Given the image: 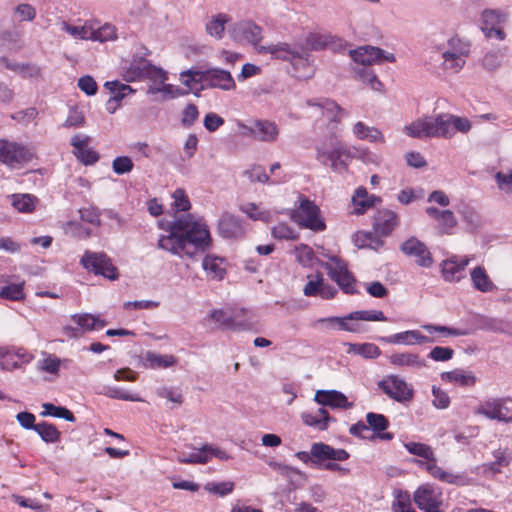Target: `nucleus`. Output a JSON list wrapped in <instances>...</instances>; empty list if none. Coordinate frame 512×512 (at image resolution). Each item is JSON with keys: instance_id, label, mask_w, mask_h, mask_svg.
<instances>
[{"instance_id": "nucleus-1", "label": "nucleus", "mask_w": 512, "mask_h": 512, "mask_svg": "<svg viewBox=\"0 0 512 512\" xmlns=\"http://www.w3.org/2000/svg\"><path fill=\"white\" fill-rule=\"evenodd\" d=\"M306 104L314 108L315 116H319L313 128L315 133L324 140L316 147V159L323 165H329L334 172L346 171L351 153L338 138L341 133V120L347 112L334 100L328 98L307 100Z\"/></svg>"}, {"instance_id": "nucleus-2", "label": "nucleus", "mask_w": 512, "mask_h": 512, "mask_svg": "<svg viewBox=\"0 0 512 512\" xmlns=\"http://www.w3.org/2000/svg\"><path fill=\"white\" fill-rule=\"evenodd\" d=\"M212 245L205 220L192 213L175 217L168 224L167 234L160 235L157 247L179 258L195 259Z\"/></svg>"}, {"instance_id": "nucleus-3", "label": "nucleus", "mask_w": 512, "mask_h": 512, "mask_svg": "<svg viewBox=\"0 0 512 512\" xmlns=\"http://www.w3.org/2000/svg\"><path fill=\"white\" fill-rule=\"evenodd\" d=\"M261 54H270L273 58L291 64L293 75L300 80L310 79L314 74L313 59L304 47H297L287 42H278L258 48Z\"/></svg>"}, {"instance_id": "nucleus-4", "label": "nucleus", "mask_w": 512, "mask_h": 512, "mask_svg": "<svg viewBox=\"0 0 512 512\" xmlns=\"http://www.w3.org/2000/svg\"><path fill=\"white\" fill-rule=\"evenodd\" d=\"M406 450L415 456L421 457L426 461H414L422 469H425L433 478L448 484L463 485L465 479L462 475L453 474L437 465L434 451L431 446L420 442H405Z\"/></svg>"}, {"instance_id": "nucleus-5", "label": "nucleus", "mask_w": 512, "mask_h": 512, "mask_svg": "<svg viewBox=\"0 0 512 512\" xmlns=\"http://www.w3.org/2000/svg\"><path fill=\"white\" fill-rule=\"evenodd\" d=\"M288 215L300 228L314 232H322L326 229L325 219L320 208L304 195L298 196V205L289 210Z\"/></svg>"}, {"instance_id": "nucleus-6", "label": "nucleus", "mask_w": 512, "mask_h": 512, "mask_svg": "<svg viewBox=\"0 0 512 512\" xmlns=\"http://www.w3.org/2000/svg\"><path fill=\"white\" fill-rule=\"evenodd\" d=\"M329 262H322L328 276L337 283L343 293L353 295L357 293L356 279L348 270L347 262L334 254H324Z\"/></svg>"}, {"instance_id": "nucleus-7", "label": "nucleus", "mask_w": 512, "mask_h": 512, "mask_svg": "<svg viewBox=\"0 0 512 512\" xmlns=\"http://www.w3.org/2000/svg\"><path fill=\"white\" fill-rule=\"evenodd\" d=\"M35 157L32 150L25 144L0 138V162L12 169L22 168Z\"/></svg>"}, {"instance_id": "nucleus-8", "label": "nucleus", "mask_w": 512, "mask_h": 512, "mask_svg": "<svg viewBox=\"0 0 512 512\" xmlns=\"http://www.w3.org/2000/svg\"><path fill=\"white\" fill-rule=\"evenodd\" d=\"M295 456L306 464L309 462L320 464L326 460L345 461L349 458V453L345 449H336L328 444L317 442L311 445L310 452L299 451Z\"/></svg>"}, {"instance_id": "nucleus-9", "label": "nucleus", "mask_w": 512, "mask_h": 512, "mask_svg": "<svg viewBox=\"0 0 512 512\" xmlns=\"http://www.w3.org/2000/svg\"><path fill=\"white\" fill-rule=\"evenodd\" d=\"M80 264L89 272L101 275L109 280L118 278L117 268L112 260L103 252L86 251L80 259Z\"/></svg>"}, {"instance_id": "nucleus-10", "label": "nucleus", "mask_w": 512, "mask_h": 512, "mask_svg": "<svg viewBox=\"0 0 512 512\" xmlns=\"http://www.w3.org/2000/svg\"><path fill=\"white\" fill-rule=\"evenodd\" d=\"M440 116H428L417 119L412 123L404 126L403 132L412 138H440L444 134L445 129L441 127Z\"/></svg>"}, {"instance_id": "nucleus-11", "label": "nucleus", "mask_w": 512, "mask_h": 512, "mask_svg": "<svg viewBox=\"0 0 512 512\" xmlns=\"http://www.w3.org/2000/svg\"><path fill=\"white\" fill-rule=\"evenodd\" d=\"M234 41L242 44H250L257 51L261 47L263 29L250 20H241L230 26L228 30Z\"/></svg>"}, {"instance_id": "nucleus-12", "label": "nucleus", "mask_w": 512, "mask_h": 512, "mask_svg": "<svg viewBox=\"0 0 512 512\" xmlns=\"http://www.w3.org/2000/svg\"><path fill=\"white\" fill-rule=\"evenodd\" d=\"M378 387L391 399L405 404L414 396V390L404 379L397 375H389L378 382Z\"/></svg>"}, {"instance_id": "nucleus-13", "label": "nucleus", "mask_w": 512, "mask_h": 512, "mask_svg": "<svg viewBox=\"0 0 512 512\" xmlns=\"http://www.w3.org/2000/svg\"><path fill=\"white\" fill-rule=\"evenodd\" d=\"M349 54L352 60L362 67L370 68V66L374 64H382L384 62L393 63L396 61L394 54L370 45L361 46L357 49L350 50Z\"/></svg>"}, {"instance_id": "nucleus-14", "label": "nucleus", "mask_w": 512, "mask_h": 512, "mask_svg": "<svg viewBox=\"0 0 512 512\" xmlns=\"http://www.w3.org/2000/svg\"><path fill=\"white\" fill-rule=\"evenodd\" d=\"M442 498L441 490L431 484L419 486L413 494L415 504L424 512H442L440 509L443 502Z\"/></svg>"}, {"instance_id": "nucleus-15", "label": "nucleus", "mask_w": 512, "mask_h": 512, "mask_svg": "<svg viewBox=\"0 0 512 512\" xmlns=\"http://www.w3.org/2000/svg\"><path fill=\"white\" fill-rule=\"evenodd\" d=\"M124 77L128 82L147 78L160 84L164 83L167 79L165 71L143 59L131 63Z\"/></svg>"}, {"instance_id": "nucleus-16", "label": "nucleus", "mask_w": 512, "mask_h": 512, "mask_svg": "<svg viewBox=\"0 0 512 512\" xmlns=\"http://www.w3.org/2000/svg\"><path fill=\"white\" fill-rule=\"evenodd\" d=\"M0 354V368L5 371L19 369L34 359L27 349L17 346H2Z\"/></svg>"}, {"instance_id": "nucleus-17", "label": "nucleus", "mask_w": 512, "mask_h": 512, "mask_svg": "<svg viewBox=\"0 0 512 512\" xmlns=\"http://www.w3.org/2000/svg\"><path fill=\"white\" fill-rule=\"evenodd\" d=\"M77 327L65 326L64 332L68 336L78 337L81 332L100 330L107 325V322L99 315L89 313H78L71 316Z\"/></svg>"}, {"instance_id": "nucleus-18", "label": "nucleus", "mask_w": 512, "mask_h": 512, "mask_svg": "<svg viewBox=\"0 0 512 512\" xmlns=\"http://www.w3.org/2000/svg\"><path fill=\"white\" fill-rule=\"evenodd\" d=\"M401 252L408 256L413 257L417 265L429 268L433 264L432 255L425 245L416 237H410L404 241L400 246Z\"/></svg>"}, {"instance_id": "nucleus-19", "label": "nucleus", "mask_w": 512, "mask_h": 512, "mask_svg": "<svg viewBox=\"0 0 512 512\" xmlns=\"http://www.w3.org/2000/svg\"><path fill=\"white\" fill-rule=\"evenodd\" d=\"M90 141L91 138L84 134H76L71 138L73 154L84 165H93L99 160V154L89 147Z\"/></svg>"}, {"instance_id": "nucleus-20", "label": "nucleus", "mask_w": 512, "mask_h": 512, "mask_svg": "<svg viewBox=\"0 0 512 512\" xmlns=\"http://www.w3.org/2000/svg\"><path fill=\"white\" fill-rule=\"evenodd\" d=\"M378 340L387 344L408 346L421 345L434 341L433 338L421 334L418 330H407L390 336L379 337Z\"/></svg>"}, {"instance_id": "nucleus-21", "label": "nucleus", "mask_w": 512, "mask_h": 512, "mask_svg": "<svg viewBox=\"0 0 512 512\" xmlns=\"http://www.w3.org/2000/svg\"><path fill=\"white\" fill-rule=\"evenodd\" d=\"M204 73V83L206 86L211 88H219L225 91L233 90L236 87L235 81L229 71L210 68Z\"/></svg>"}, {"instance_id": "nucleus-22", "label": "nucleus", "mask_w": 512, "mask_h": 512, "mask_svg": "<svg viewBox=\"0 0 512 512\" xmlns=\"http://www.w3.org/2000/svg\"><path fill=\"white\" fill-rule=\"evenodd\" d=\"M306 44L315 51L330 48L341 50L346 46L343 39L326 33H310L306 37Z\"/></svg>"}, {"instance_id": "nucleus-23", "label": "nucleus", "mask_w": 512, "mask_h": 512, "mask_svg": "<svg viewBox=\"0 0 512 512\" xmlns=\"http://www.w3.org/2000/svg\"><path fill=\"white\" fill-rule=\"evenodd\" d=\"M426 214L436 221L437 229L441 234H452L453 229L457 225V219L453 211L445 209L440 210L436 207H427Z\"/></svg>"}, {"instance_id": "nucleus-24", "label": "nucleus", "mask_w": 512, "mask_h": 512, "mask_svg": "<svg viewBox=\"0 0 512 512\" xmlns=\"http://www.w3.org/2000/svg\"><path fill=\"white\" fill-rule=\"evenodd\" d=\"M314 400L322 406H330L331 408L350 409L353 407V403L349 402L348 398L337 390H318L315 393Z\"/></svg>"}, {"instance_id": "nucleus-25", "label": "nucleus", "mask_w": 512, "mask_h": 512, "mask_svg": "<svg viewBox=\"0 0 512 512\" xmlns=\"http://www.w3.org/2000/svg\"><path fill=\"white\" fill-rule=\"evenodd\" d=\"M301 420L307 426H310L319 431H325L329 427L330 422H334L335 419L329 415V412L324 407L316 410L303 412L301 414Z\"/></svg>"}, {"instance_id": "nucleus-26", "label": "nucleus", "mask_w": 512, "mask_h": 512, "mask_svg": "<svg viewBox=\"0 0 512 512\" xmlns=\"http://www.w3.org/2000/svg\"><path fill=\"white\" fill-rule=\"evenodd\" d=\"M470 259L467 257L458 259L452 257L442 264V276L446 281L455 282L463 277L464 270L469 264Z\"/></svg>"}, {"instance_id": "nucleus-27", "label": "nucleus", "mask_w": 512, "mask_h": 512, "mask_svg": "<svg viewBox=\"0 0 512 512\" xmlns=\"http://www.w3.org/2000/svg\"><path fill=\"white\" fill-rule=\"evenodd\" d=\"M278 125L268 119H255V140L265 143H274L279 137Z\"/></svg>"}, {"instance_id": "nucleus-28", "label": "nucleus", "mask_w": 512, "mask_h": 512, "mask_svg": "<svg viewBox=\"0 0 512 512\" xmlns=\"http://www.w3.org/2000/svg\"><path fill=\"white\" fill-rule=\"evenodd\" d=\"M398 225V215L388 209L379 210L374 218V229L381 236L389 235Z\"/></svg>"}, {"instance_id": "nucleus-29", "label": "nucleus", "mask_w": 512, "mask_h": 512, "mask_svg": "<svg viewBox=\"0 0 512 512\" xmlns=\"http://www.w3.org/2000/svg\"><path fill=\"white\" fill-rule=\"evenodd\" d=\"M218 231L224 238H236L243 234V226L238 217L224 213L218 222Z\"/></svg>"}, {"instance_id": "nucleus-30", "label": "nucleus", "mask_w": 512, "mask_h": 512, "mask_svg": "<svg viewBox=\"0 0 512 512\" xmlns=\"http://www.w3.org/2000/svg\"><path fill=\"white\" fill-rule=\"evenodd\" d=\"M494 461L485 463L480 466L478 469L481 473L486 475H495L500 473L504 467H507L511 460L512 456L507 451V449H496L493 451Z\"/></svg>"}, {"instance_id": "nucleus-31", "label": "nucleus", "mask_w": 512, "mask_h": 512, "mask_svg": "<svg viewBox=\"0 0 512 512\" xmlns=\"http://www.w3.org/2000/svg\"><path fill=\"white\" fill-rule=\"evenodd\" d=\"M439 116L440 122L443 123L441 127L445 129L444 134H442L444 138L451 137L456 131L466 133L471 129V123L467 118L445 114Z\"/></svg>"}, {"instance_id": "nucleus-32", "label": "nucleus", "mask_w": 512, "mask_h": 512, "mask_svg": "<svg viewBox=\"0 0 512 512\" xmlns=\"http://www.w3.org/2000/svg\"><path fill=\"white\" fill-rule=\"evenodd\" d=\"M24 46L23 35L19 30L5 29L0 31V51L18 52Z\"/></svg>"}, {"instance_id": "nucleus-33", "label": "nucleus", "mask_w": 512, "mask_h": 512, "mask_svg": "<svg viewBox=\"0 0 512 512\" xmlns=\"http://www.w3.org/2000/svg\"><path fill=\"white\" fill-rule=\"evenodd\" d=\"M142 363L148 369H166L177 364V358L169 354H158L147 351L142 357Z\"/></svg>"}, {"instance_id": "nucleus-34", "label": "nucleus", "mask_w": 512, "mask_h": 512, "mask_svg": "<svg viewBox=\"0 0 512 512\" xmlns=\"http://www.w3.org/2000/svg\"><path fill=\"white\" fill-rule=\"evenodd\" d=\"M43 359L37 362V369L53 376H58L61 367L67 368L71 363L70 359H60L55 354L43 353Z\"/></svg>"}, {"instance_id": "nucleus-35", "label": "nucleus", "mask_w": 512, "mask_h": 512, "mask_svg": "<svg viewBox=\"0 0 512 512\" xmlns=\"http://www.w3.org/2000/svg\"><path fill=\"white\" fill-rule=\"evenodd\" d=\"M230 318L233 323H243L244 326L233 327V331H247L255 327L254 313L242 307H230Z\"/></svg>"}, {"instance_id": "nucleus-36", "label": "nucleus", "mask_w": 512, "mask_h": 512, "mask_svg": "<svg viewBox=\"0 0 512 512\" xmlns=\"http://www.w3.org/2000/svg\"><path fill=\"white\" fill-rule=\"evenodd\" d=\"M376 201L380 202V198L375 195H368L364 187H358L352 197L353 213L356 215L364 214L369 208L374 206Z\"/></svg>"}, {"instance_id": "nucleus-37", "label": "nucleus", "mask_w": 512, "mask_h": 512, "mask_svg": "<svg viewBox=\"0 0 512 512\" xmlns=\"http://www.w3.org/2000/svg\"><path fill=\"white\" fill-rule=\"evenodd\" d=\"M202 268L212 280H222L226 274L224 259L214 255H206L202 261Z\"/></svg>"}, {"instance_id": "nucleus-38", "label": "nucleus", "mask_w": 512, "mask_h": 512, "mask_svg": "<svg viewBox=\"0 0 512 512\" xmlns=\"http://www.w3.org/2000/svg\"><path fill=\"white\" fill-rule=\"evenodd\" d=\"M500 397H488L479 402L474 409L475 415H480L489 420L499 421L500 413L499 408Z\"/></svg>"}, {"instance_id": "nucleus-39", "label": "nucleus", "mask_w": 512, "mask_h": 512, "mask_svg": "<svg viewBox=\"0 0 512 512\" xmlns=\"http://www.w3.org/2000/svg\"><path fill=\"white\" fill-rule=\"evenodd\" d=\"M389 362L397 367H408L415 369H420L426 366L425 361L421 359L418 354L411 352L393 353L389 356Z\"/></svg>"}, {"instance_id": "nucleus-40", "label": "nucleus", "mask_w": 512, "mask_h": 512, "mask_svg": "<svg viewBox=\"0 0 512 512\" xmlns=\"http://www.w3.org/2000/svg\"><path fill=\"white\" fill-rule=\"evenodd\" d=\"M353 135L359 140H366L372 143H384L385 138L382 132L376 128L366 125L362 121H358L352 128Z\"/></svg>"}, {"instance_id": "nucleus-41", "label": "nucleus", "mask_w": 512, "mask_h": 512, "mask_svg": "<svg viewBox=\"0 0 512 512\" xmlns=\"http://www.w3.org/2000/svg\"><path fill=\"white\" fill-rule=\"evenodd\" d=\"M441 379L445 382L457 384L461 387H471L476 383L475 375L470 371L463 369H454L452 371L443 372Z\"/></svg>"}, {"instance_id": "nucleus-42", "label": "nucleus", "mask_w": 512, "mask_h": 512, "mask_svg": "<svg viewBox=\"0 0 512 512\" xmlns=\"http://www.w3.org/2000/svg\"><path fill=\"white\" fill-rule=\"evenodd\" d=\"M204 73L199 70H187L180 74V81L183 85L188 88V91L182 93L187 94L189 92H193L197 94L198 91L202 90L204 83Z\"/></svg>"}, {"instance_id": "nucleus-43", "label": "nucleus", "mask_w": 512, "mask_h": 512, "mask_svg": "<svg viewBox=\"0 0 512 512\" xmlns=\"http://www.w3.org/2000/svg\"><path fill=\"white\" fill-rule=\"evenodd\" d=\"M231 17L226 13H218L209 18L205 25V30L211 37L220 40L224 36L225 25L230 22Z\"/></svg>"}, {"instance_id": "nucleus-44", "label": "nucleus", "mask_w": 512, "mask_h": 512, "mask_svg": "<svg viewBox=\"0 0 512 512\" xmlns=\"http://www.w3.org/2000/svg\"><path fill=\"white\" fill-rule=\"evenodd\" d=\"M473 287L483 293L492 292L496 286L481 266L474 268L471 273Z\"/></svg>"}, {"instance_id": "nucleus-45", "label": "nucleus", "mask_w": 512, "mask_h": 512, "mask_svg": "<svg viewBox=\"0 0 512 512\" xmlns=\"http://www.w3.org/2000/svg\"><path fill=\"white\" fill-rule=\"evenodd\" d=\"M39 203V199L32 194H13L11 195L12 206L20 213H32Z\"/></svg>"}, {"instance_id": "nucleus-46", "label": "nucleus", "mask_w": 512, "mask_h": 512, "mask_svg": "<svg viewBox=\"0 0 512 512\" xmlns=\"http://www.w3.org/2000/svg\"><path fill=\"white\" fill-rule=\"evenodd\" d=\"M355 74L356 79L368 85L372 90L378 92L383 90V84L378 79L373 69L369 67H360L355 69Z\"/></svg>"}, {"instance_id": "nucleus-47", "label": "nucleus", "mask_w": 512, "mask_h": 512, "mask_svg": "<svg viewBox=\"0 0 512 512\" xmlns=\"http://www.w3.org/2000/svg\"><path fill=\"white\" fill-rule=\"evenodd\" d=\"M345 345L348 346V353L360 355L366 359H375L381 354L379 347L373 343H346Z\"/></svg>"}, {"instance_id": "nucleus-48", "label": "nucleus", "mask_w": 512, "mask_h": 512, "mask_svg": "<svg viewBox=\"0 0 512 512\" xmlns=\"http://www.w3.org/2000/svg\"><path fill=\"white\" fill-rule=\"evenodd\" d=\"M43 411L40 413L42 417H55V418H62L65 419L68 422H75L76 418L74 414L63 406H56L52 403H43L42 404Z\"/></svg>"}, {"instance_id": "nucleus-49", "label": "nucleus", "mask_w": 512, "mask_h": 512, "mask_svg": "<svg viewBox=\"0 0 512 512\" xmlns=\"http://www.w3.org/2000/svg\"><path fill=\"white\" fill-rule=\"evenodd\" d=\"M35 432L45 443H56L60 441L61 433L55 425L48 422L37 423Z\"/></svg>"}, {"instance_id": "nucleus-50", "label": "nucleus", "mask_w": 512, "mask_h": 512, "mask_svg": "<svg viewBox=\"0 0 512 512\" xmlns=\"http://www.w3.org/2000/svg\"><path fill=\"white\" fill-rule=\"evenodd\" d=\"M476 323L480 330L494 333L505 332L507 328V324L504 320L488 316H479Z\"/></svg>"}, {"instance_id": "nucleus-51", "label": "nucleus", "mask_w": 512, "mask_h": 512, "mask_svg": "<svg viewBox=\"0 0 512 512\" xmlns=\"http://www.w3.org/2000/svg\"><path fill=\"white\" fill-rule=\"evenodd\" d=\"M209 317L218 323L219 328L233 331V327L244 326L243 323H233L230 318V307L213 310Z\"/></svg>"}, {"instance_id": "nucleus-52", "label": "nucleus", "mask_w": 512, "mask_h": 512, "mask_svg": "<svg viewBox=\"0 0 512 512\" xmlns=\"http://www.w3.org/2000/svg\"><path fill=\"white\" fill-rule=\"evenodd\" d=\"M481 30L502 25L506 21V14L500 10L487 9L481 15Z\"/></svg>"}, {"instance_id": "nucleus-53", "label": "nucleus", "mask_w": 512, "mask_h": 512, "mask_svg": "<svg viewBox=\"0 0 512 512\" xmlns=\"http://www.w3.org/2000/svg\"><path fill=\"white\" fill-rule=\"evenodd\" d=\"M104 395L112 399L124 400V401H132V402H141L142 398L138 394L130 393L129 391L121 388V387H104Z\"/></svg>"}, {"instance_id": "nucleus-54", "label": "nucleus", "mask_w": 512, "mask_h": 512, "mask_svg": "<svg viewBox=\"0 0 512 512\" xmlns=\"http://www.w3.org/2000/svg\"><path fill=\"white\" fill-rule=\"evenodd\" d=\"M61 30L68 33L70 36H72L75 39L79 40H90L91 37V26L88 25H72L66 21H63L61 23Z\"/></svg>"}, {"instance_id": "nucleus-55", "label": "nucleus", "mask_w": 512, "mask_h": 512, "mask_svg": "<svg viewBox=\"0 0 512 512\" xmlns=\"http://www.w3.org/2000/svg\"><path fill=\"white\" fill-rule=\"evenodd\" d=\"M104 87L109 90L111 96L120 103L126 96L134 93V90L129 85L119 81H107Z\"/></svg>"}, {"instance_id": "nucleus-56", "label": "nucleus", "mask_w": 512, "mask_h": 512, "mask_svg": "<svg viewBox=\"0 0 512 512\" xmlns=\"http://www.w3.org/2000/svg\"><path fill=\"white\" fill-rule=\"evenodd\" d=\"M0 297L11 301H20L25 297L24 282L12 283L0 289Z\"/></svg>"}, {"instance_id": "nucleus-57", "label": "nucleus", "mask_w": 512, "mask_h": 512, "mask_svg": "<svg viewBox=\"0 0 512 512\" xmlns=\"http://www.w3.org/2000/svg\"><path fill=\"white\" fill-rule=\"evenodd\" d=\"M294 255L297 262L303 267H311L314 264V251L306 244L297 245L294 249Z\"/></svg>"}, {"instance_id": "nucleus-58", "label": "nucleus", "mask_w": 512, "mask_h": 512, "mask_svg": "<svg viewBox=\"0 0 512 512\" xmlns=\"http://www.w3.org/2000/svg\"><path fill=\"white\" fill-rule=\"evenodd\" d=\"M443 68L452 73H458L465 66L466 58L453 53L443 52Z\"/></svg>"}, {"instance_id": "nucleus-59", "label": "nucleus", "mask_w": 512, "mask_h": 512, "mask_svg": "<svg viewBox=\"0 0 512 512\" xmlns=\"http://www.w3.org/2000/svg\"><path fill=\"white\" fill-rule=\"evenodd\" d=\"M91 34L90 40L93 41L106 42L116 39V29L113 25L108 23L98 29L91 27Z\"/></svg>"}, {"instance_id": "nucleus-60", "label": "nucleus", "mask_w": 512, "mask_h": 512, "mask_svg": "<svg viewBox=\"0 0 512 512\" xmlns=\"http://www.w3.org/2000/svg\"><path fill=\"white\" fill-rule=\"evenodd\" d=\"M234 487L235 484L232 481L208 482L205 484L204 489L219 497H225L233 492Z\"/></svg>"}, {"instance_id": "nucleus-61", "label": "nucleus", "mask_w": 512, "mask_h": 512, "mask_svg": "<svg viewBox=\"0 0 512 512\" xmlns=\"http://www.w3.org/2000/svg\"><path fill=\"white\" fill-rule=\"evenodd\" d=\"M445 52L467 58L470 53V43L459 37H452L448 40V49Z\"/></svg>"}, {"instance_id": "nucleus-62", "label": "nucleus", "mask_w": 512, "mask_h": 512, "mask_svg": "<svg viewBox=\"0 0 512 512\" xmlns=\"http://www.w3.org/2000/svg\"><path fill=\"white\" fill-rule=\"evenodd\" d=\"M241 210L252 220H259L262 222H269L271 220V213L267 210H261L254 203H246L241 206Z\"/></svg>"}, {"instance_id": "nucleus-63", "label": "nucleus", "mask_w": 512, "mask_h": 512, "mask_svg": "<svg viewBox=\"0 0 512 512\" xmlns=\"http://www.w3.org/2000/svg\"><path fill=\"white\" fill-rule=\"evenodd\" d=\"M394 512H416L412 508L410 494L406 491H398L392 504Z\"/></svg>"}, {"instance_id": "nucleus-64", "label": "nucleus", "mask_w": 512, "mask_h": 512, "mask_svg": "<svg viewBox=\"0 0 512 512\" xmlns=\"http://www.w3.org/2000/svg\"><path fill=\"white\" fill-rule=\"evenodd\" d=\"M80 219L95 227L101 226V211L95 206L82 207L79 209Z\"/></svg>"}]
</instances>
